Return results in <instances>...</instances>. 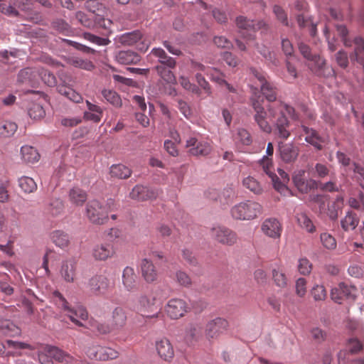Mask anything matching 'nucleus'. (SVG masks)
Masks as SVG:
<instances>
[{"label":"nucleus","mask_w":364,"mask_h":364,"mask_svg":"<svg viewBox=\"0 0 364 364\" xmlns=\"http://www.w3.org/2000/svg\"><path fill=\"white\" fill-rule=\"evenodd\" d=\"M263 102V98L256 94L251 98L252 107L255 112L254 114L255 122L262 131L267 134L272 131V125L268 119L274 122L279 136L287 139L289 136L290 132L288 130L289 122L286 117L285 113L293 116L294 109L282 102H276L269 105L266 111L262 105Z\"/></svg>","instance_id":"f257e3e1"},{"label":"nucleus","mask_w":364,"mask_h":364,"mask_svg":"<svg viewBox=\"0 0 364 364\" xmlns=\"http://www.w3.org/2000/svg\"><path fill=\"white\" fill-rule=\"evenodd\" d=\"M53 300L55 305L61 310V311L68 316L70 320L78 326H83L82 321H86L88 318V313L83 306L72 307L66 299L58 291L53 293Z\"/></svg>","instance_id":"f03ea898"},{"label":"nucleus","mask_w":364,"mask_h":364,"mask_svg":"<svg viewBox=\"0 0 364 364\" xmlns=\"http://www.w3.org/2000/svg\"><path fill=\"white\" fill-rule=\"evenodd\" d=\"M262 205L255 200H246L233 205L230 215L236 220H252L262 213Z\"/></svg>","instance_id":"7ed1b4c3"},{"label":"nucleus","mask_w":364,"mask_h":364,"mask_svg":"<svg viewBox=\"0 0 364 364\" xmlns=\"http://www.w3.org/2000/svg\"><path fill=\"white\" fill-rule=\"evenodd\" d=\"M235 23L239 29V33L242 38L246 40L248 46L255 39V32L264 29L267 31L269 25L264 21L254 22L243 16H239L235 19Z\"/></svg>","instance_id":"20e7f679"},{"label":"nucleus","mask_w":364,"mask_h":364,"mask_svg":"<svg viewBox=\"0 0 364 364\" xmlns=\"http://www.w3.org/2000/svg\"><path fill=\"white\" fill-rule=\"evenodd\" d=\"M38 357L41 364H53V359L60 363L69 364L74 360L67 353L55 346L50 345H41L38 348Z\"/></svg>","instance_id":"39448f33"},{"label":"nucleus","mask_w":364,"mask_h":364,"mask_svg":"<svg viewBox=\"0 0 364 364\" xmlns=\"http://www.w3.org/2000/svg\"><path fill=\"white\" fill-rule=\"evenodd\" d=\"M161 291L159 289H152L149 293L141 294L138 298V308L141 312L147 314L143 315L146 318H158L159 313L149 314L156 309V304L161 301Z\"/></svg>","instance_id":"423d86ee"},{"label":"nucleus","mask_w":364,"mask_h":364,"mask_svg":"<svg viewBox=\"0 0 364 364\" xmlns=\"http://www.w3.org/2000/svg\"><path fill=\"white\" fill-rule=\"evenodd\" d=\"M90 291L96 296H104L114 288V282L105 274H95L88 281Z\"/></svg>","instance_id":"0eeeda50"},{"label":"nucleus","mask_w":364,"mask_h":364,"mask_svg":"<svg viewBox=\"0 0 364 364\" xmlns=\"http://www.w3.org/2000/svg\"><path fill=\"white\" fill-rule=\"evenodd\" d=\"M86 215L88 220L93 224L102 225L107 222V210L103 208V205L97 200H90L86 205Z\"/></svg>","instance_id":"6e6552de"},{"label":"nucleus","mask_w":364,"mask_h":364,"mask_svg":"<svg viewBox=\"0 0 364 364\" xmlns=\"http://www.w3.org/2000/svg\"><path fill=\"white\" fill-rule=\"evenodd\" d=\"M86 353L90 359L101 361L116 359L119 356V353L115 349L99 344H93L90 346Z\"/></svg>","instance_id":"1a4fd4ad"},{"label":"nucleus","mask_w":364,"mask_h":364,"mask_svg":"<svg viewBox=\"0 0 364 364\" xmlns=\"http://www.w3.org/2000/svg\"><path fill=\"white\" fill-rule=\"evenodd\" d=\"M357 292L358 290L354 286L341 282L331 289V297L335 302L341 304L344 300L354 301Z\"/></svg>","instance_id":"9d476101"},{"label":"nucleus","mask_w":364,"mask_h":364,"mask_svg":"<svg viewBox=\"0 0 364 364\" xmlns=\"http://www.w3.org/2000/svg\"><path fill=\"white\" fill-rule=\"evenodd\" d=\"M189 311V305L182 299H171L165 306L166 313L172 319L180 318Z\"/></svg>","instance_id":"9b49d317"},{"label":"nucleus","mask_w":364,"mask_h":364,"mask_svg":"<svg viewBox=\"0 0 364 364\" xmlns=\"http://www.w3.org/2000/svg\"><path fill=\"white\" fill-rule=\"evenodd\" d=\"M260 164L263 171L272 178L274 188L284 196L290 194V190L282 183L277 176L274 173V167L272 158L264 156Z\"/></svg>","instance_id":"f8f14e48"},{"label":"nucleus","mask_w":364,"mask_h":364,"mask_svg":"<svg viewBox=\"0 0 364 364\" xmlns=\"http://www.w3.org/2000/svg\"><path fill=\"white\" fill-rule=\"evenodd\" d=\"M211 237L218 242L232 246L237 241V235L233 230L224 227L217 226L211 229Z\"/></svg>","instance_id":"ddd939ff"},{"label":"nucleus","mask_w":364,"mask_h":364,"mask_svg":"<svg viewBox=\"0 0 364 364\" xmlns=\"http://www.w3.org/2000/svg\"><path fill=\"white\" fill-rule=\"evenodd\" d=\"M186 147L191 155L207 156L212 151L210 143L207 141H198L196 137H190L186 141Z\"/></svg>","instance_id":"4468645a"},{"label":"nucleus","mask_w":364,"mask_h":364,"mask_svg":"<svg viewBox=\"0 0 364 364\" xmlns=\"http://www.w3.org/2000/svg\"><path fill=\"white\" fill-rule=\"evenodd\" d=\"M293 182L299 192L307 193L311 190L318 188V183L314 179H305V171L298 170L294 173L292 176Z\"/></svg>","instance_id":"2eb2a0df"},{"label":"nucleus","mask_w":364,"mask_h":364,"mask_svg":"<svg viewBox=\"0 0 364 364\" xmlns=\"http://www.w3.org/2000/svg\"><path fill=\"white\" fill-rule=\"evenodd\" d=\"M282 230L281 223L274 218L265 219L261 225L262 232L266 236L274 240L281 237Z\"/></svg>","instance_id":"dca6fc26"},{"label":"nucleus","mask_w":364,"mask_h":364,"mask_svg":"<svg viewBox=\"0 0 364 364\" xmlns=\"http://www.w3.org/2000/svg\"><path fill=\"white\" fill-rule=\"evenodd\" d=\"M159 194L157 189L151 188L146 186L136 185L129 193L132 199L139 201H144L156 198Z\"/></svg>","instance_id":"f3484780"},{"label":"nucleus","mask_w":364,"mask_h":364,"mask_svg":"<svg viewBox=\"0 0 364 364\" xmlns=\"http://www.w3.org/2000/svg\"><path fill=\"white\" fill-rule=\"evenodd\" d=\"M155 347L159 357L165 361L171 362L174 357V349L170 341L166 338L156 341Z\"/></svg>","instance_id":"a211bd4d"},{"label":"nucleus","mask_w":364,"mask_h":364,"mask_svg":"<svg viewBox=\"0 0 364 364\" xmlns=\"http://www.w3.org/2000/svg\"><path fill=\"white\" fill-rule=\"evenodd\" d=\"M137 279L134 268L127 266L123 269L122 282L126 291L133 292L137 290Z\"/></svg>","instance_id":"6ab92c4d"},{"label":"nucleus","mask_w":364,"mask_h":364,"mask_svg":"<svg viewBox=\"0 0 364 364\" xmlns=\"http://www.w3.org/2000/svg\"><path fill=\"white\" fill-rule=\"evenodd\" d=\"M60 80H62V83L58 85V92L73 102L80 103L82 102L83 98L81 95L74 90L70 86L68 85L71 81V79L69 77L68 80H63L62 78H60Z\"/></svg>","instance_id":"aec40b11"},{"label":"nucleus","mask_w":364,"mask_h":364,"mask_svg":"<svg viewBox=\"0 0 364 364\" xmlns=\"http://www.w3.org/2000/svg\"><path fill=\"white\" fill-rule=\"evenodd\" d=\"M115 253L110 243L96 245L92 249V256L96 260L104 261L112 257Z\"/></svg>","instance_id":"412c9836"},{"label":"nucleus","mask_w":364,"mask_h":364,"mask_svg":"<svg viewBox=\"0 0 364 364\" xmlns=\"http://www.w3.org/2000/svg\"><path fill=\"white\" fill-rule=\"evenodd\" d=\"M127 316L126 310L121 307H115L111 314L109 322L116 331L121 330L127 323Z\"/></svg>","instance_id":"4be33fe9"},{"label":"nucleus","mask_w":364,"mask_h":364,"mask_svg":"<svg viewBox=\"0 0 364 364\" xmlns=\"http://www.w3.org/2000/svg\"><path fill=\"white\" fill-rule=\"evenodd\" d=\"M141 275L144 280L148 283H152L157 279L158 274L153 262L148 259H144L141 262Z\"/></svg>","instance_id":"5701e85b"},{"label":"nucleus","mask_w":364,"mask_h":364,"mask_svg":"<svg viewBox=\"0 0 364 364\" xmlns=\"http://www.w3.org/2000/svg\"><path fill=\"white\" fill-rule=\"evenodd\" d=\"M38 80V69L26 68L20 70L18 81L31 85H35Z\"/></svg>","instance_id":"b1692460"},{"label":"nucleus","mask_w":364,"mask_h":364,"mask_svg":"<svg viewBox=\"0 0 364 364\" xmlns=\"http://www.w3.org/2000/svg\"><path fill=\"white\" fill-rule=\"evenodd\" d=\"M279 153L282 161L291 163L296 159L299 149L292 144H284L279 145Z\"/></svg>","instance_id":"393cba45"},{"label":"nucleus","mask_w":364,"mask_h":364,"mask_svg":"<svg viewBox=\"0 0 364 364\" xmlns=\"http://www.w3.org/2000/svg\"><path fill=\"white\" fill-rule=\"evenodd\" d=\"M228 326L226 320L221 318H216L208 323L205 331L209 337L213 338L220 332L225 329Z\"/></svg>","instance_id":"a878e982"},{"label":"nucleus","mask_w":364,"mask_h":364,"mask_svg":"<svg viewBox=\"0 0 364 364\" xmlns=\"http://www.w3.org/2000/svg\"><path fill=\"white\" fill-rule=\"evenodd\" d=\"M88 111L84 112V118L86 120L92 121L95 123H99L103 116L102 109L90 101H86Z\"/></svg>","instance_id":"bb28decb"},{"label":"nucleus","mask_w":364,"mask_h":364,"mask_svg":"<svg viewBox=\"0 0 364 364\" xmlns=\"http://www.w3.org/2000/svg\"><path fill=\"white\" fill-rule=\"evenodd\" d=\"M116 60L124 65L136 64L140 60V55L132 50H121L115 56Z\"/></svg>","instance_id":"cd10ccee"},{"label":"nucleus","mask_w":364,"mask_h":364,"mask_svg":"<svg viewBox=\"0 0 364 364\" xmlns=\"http://www.w3.org/2000/svg\"><path fill=\"white\" fill-rule=\"evenodd\" d=\"M150 55H153L158 59L159 65L168 66L169 68H176V60L168 56L164 49L161 48H154L151 50Z\"/></svg>","instance_id":"c85d7f7f"},{"label":"nucleus","mask_w":364,"mask_h":364,"mask_svg":"<svg viewBox=\"0 0 364 364\" xmlns=\"http://www.w3.org/2000/svg\"><path fill=\"white\" fill-rule=\"evenodd\" d=\"M69 201L75 206H82L87 199V194L85 191L74 187L69 191Z\"/></svg>","instance_id":"c756f323"},{"label":"nucleus","mask_w":364,"mask_h":364,"mask_svg":"<svg viewBox=\"0 0 364 364\" xmlns=\"http://www.w3.org/2000/svg\"><path fill=\"white\" fill-rule=\"evenodd\" d=\"M206 75L210 77V80L220 85H225L230 92H235V88L229 84L225 79L224 75L218 70L213 68H208Z\"/></svg>","instance_id":"7c9ffc66"},{"label":"nucleus","mask_w":364,"mask_h":364,"mask_svg":"<svg viewBox=\"0 0 364 364\" xmlns=\"http://www.w3.org/2000/svg\"><path fill=\"white\" fill-rule=\"evenodd\" d=\"M142 33L139 31H134L122 34L118 37V41L123 46H132L142 40Z\"/></svg>","instance_id":"2f4dec72"},{"label":"nucleus","mask_w":364,"mask_h":364,"mask_svg":"<svg viewBox=\"0 0 364 364\" xmlns=\"http://www.w3.org/2000/svg\"><path fill=\"white\" fill-rule=\"evenodd\" d=\"M302 129L306 135V141L311 144L318 150L322 149V143L323 142V140L318 133L314 129H310L306 126H302Z\"/></svg>","instance_id":"473e14b6"},{"label":"nucleus","mask_w":364,"mask_h":364,"mask_svg":"<svg viewBox=\"0 0 364 364\" xmlns=\"http://www.w3.org/2000/svg\"><path fill=\"white\" fill-rule=\"evenodd\" d=\"M21 159L25 163H36L40 159V154L33 146L25 145L21 148Z\"/></svg>","instance_id":"72a5a7b5"},{"label":"nucleus","mask_w":364,"mask_h":364,"mask_svg":"<svg viewBox=\"0 0 364 364\" xmlns=\"http://www.w3.org/2000/svg\"><path fill=\"white\" fill-rule=\"evenodd\" d=\"M63 210V202L60 199H54L46 206L45 214L47 217L56 218L60 215Z\"/></svg>","instance_id":"f704fd0d"},{"label":"nucleus","mask_w":364,"mask_h":364,"mask_svg":"<svg viewBox=\"0 0 364 364\" xmlns=\"http://www.w3.org/2000/svg\"><path fill=\"white\" fill-rule=\"evenodd\" d=\"M76 264L73 260H67L61 266L60 274L68 282H73L75 275Z\"/></svg>","instance_id":"c9c22d12"},{"label":"nucleus","mask_w":364,"mask_h":364,"mask_svg":"<svg viewBox=\"0 0 364 364\" xmlns=\"http://www.w3.org/2000/svg\"><path fill=\"white\" fill-rule=\"evenodd\" d=\"M0 332L8 336H16L21 333V329L10 320L0 319Z\"/></svg>","instance_id":"e433bc0d"},{"label":"nucleus","mask_w":364,"mask_h":364,"mask_svg":"<svg viewBox=\"0 0 364 364\" xmlns=\"http://www.w3.org/2000/svg\"><path fill=\"white\" fill-rule=\"evenodd\" d=\"M358 223L359 219L357 215L352 211H348L341 221V227L345 231L355 229Z\"/></svg>","instance_id":"4c0bfd02"},{"label":"nucleus","mask_w":364,"mask_h":364,"mask_svg":"<svg viewBox=\"0 0 364 364\" xmlns=\"http://www.w3.org/2000/svg\"><path fill=\"white\" fill-rule=\"evenodd\" d=\"M296 221L299 226L309 233H314L316 231L311 219L306 213H298L296 215Z\"/></svg>","instance_id":"58836bf2"},{"label":"nucleus","mask_w":364,"mask_h":364,"mask_svg":"<svg viewBox=\"0 0 364 364\" xmlns=\"http://www.w3.org/2000/svg\"><path fill=\"white\" fill-rule=\"evenodd\" d=\"M242 186L254 194L260 195L263 188L260 183L253 176H249L242 180Z\"/></svg>","instance_id":"ea45409f"},{"label":"nucleus","mask_w":364,"mask_h":364,"mask_svg":"<svg viewBox=\"0 0 364 364\" xmlns=\"http://www.w3.org/2000/svg\"><path fill=\"white\" fill-rule=\"evenodd\" d=\"M233 139L235 143L241 144L242 145L248 146L252 142V139L250 133L245 128H237L233 135Z\"/></svg>","instance_id":"a19ab883"},{"label":"nucleus","mask_w":364,"mask_h":364,"mask_svg":"<svg viewBox=\"0 0 364 364\" xmlns=\"http://www.w3.org/2000/svg\"><path fill=\"white\" fill-rule=\"evenodd\" d=\"M132 174V171L127 166L122 164L112 165L110 168V175L113 178L125 179Z\"/></svg>","instance_id":"79ce46f5"},{"label":"nucleus","mask_w":364,"mask_h":364,"mask_svg":"<svg viewBox=\"0 0 364 364\" xmlns=\"http://www.w3.org/2000/svg\"><path fill=\"white\" fill-rule=\"evenodd\" d=\"M156 70L157 71L158 75L167 83L174 84L176 81V77L173 72L172 69L174 68H169L163 65H158L156 66Z\"/></svg>","instance_id":"37998d69"},{"label":"nucleus","mask_w":364,"mask_h":364,"mask_svg":"<svg viewBox=\"0 0 364 364\" xmlns=\"http://www.w3.org/2000/svg\"><path fill=\"white\" fill-rule=\"evenodd\" d=\"M309 67L317 75H323V70L326 68L325 60L318 55H314L309 60Z\"/></svg>","instance_id":"c03bdc74"},{"label":"nucleus","mask_w":364,"mask_h":364,"mask_svg":"<svg viewBox=\"0 0 364 364\" xmlns=\"http://www.w3.org/2000/svg\"><path fill=\"white\" fill-rule=\"evenodd\" d=\"M53 242L60 248L67 247L69 245L70 240L67 233L62 230H55L51 234Z\"/></svg>","instance_id":"a18cd8bd"},{"label":"nucleus","mask_w":364,"mask_h":364,"mask_svg":"<svg viewBox=\"0 0 364 364\" xmlns=\"http://www.w3.org/2000/svg\"><path fill=\"white\" fill-rule=\"evenodd\" d=\"M102 97L107 102L114 107L119 108L122 105V101L120 96L114 90L104 89L101 92Z\"/></svg>","instance_id":"49530a36"},{"label":"nucleus","mask_w":364,"mask_h":364,"mask_svg":"<svg viewBox=\"0 0 364 364\" xmlns=\"http://www.w3.org/2000/svg\"><path fill=\"white\" fill-rule=\"evenodd\" d=\"M261 92L269 102H275L277 99V88L269 82L260 85Z\"/></svg>","instance_id":"de8ad7c7"},{"label":"nucleus","mask_w":364,"mask_h":364,"mask_svg":"<svg viewBox=\"0 0 364 364\" xmlns=\"http://www.w3.org/2000/svg\"><path fill=\"white\" fill-rule=\"evenodd\" d=\"M20 188L27 193L34 192L37 188V185L32 178L28 176H22L18 180Z\"/></svg>","instance_id":"09e8293b"},{"label":"nucleus","mask_w":364,"mask_h":364,"mask_svg":"<svg viewBox=\"0 0 364 364\" xmlns=\"http://www.w3.org/2000/svg\"><path fill=\"white\" fill-rule=\"evenodd\" d=\"M320 240L323 247L327 250H333L336 248L337 242L335 237L328 232L321 233Z\"/></svg>","instance_id":"8fccbe9b"},{"label":"nucleus","mask_w":364,"mask_h":364,"mask_svg":"<svg viewBox=\"0 0 364 364\" xmlns=\"http://www.w3.org/2000/svg\"><path fill=\"white\" fill-rule=\"evenodd\" d=\"M70 64L75 68H81L85 70L91 71L95 65L90 60L80 58H73L70 60Z\"/></svg>","instance_id":"3c124183"},{"label":"nucleus","mask_w":364,"mask_h":364,"mask_svg":"<svg viewBox=\"0 0 364 364\" xmlns=\"http://www.w3.org/2000/svg\"><path fill=\"white\" fill-rule=\"evenodd\" d=\"M11 348L14 349H25L28 348L31 350H33V348L28 343H22V342H17V341H13L11 340H7L6 341V345L3 343H0V353H4L5 348Z\"/></svg>","instance_id":"603ef678"},{"label":"nucleus","mask_w":364,"mask_h":364,"mask_svg":"<svg viewBox=\"0 0 364 364\" xmlns=\"http://www.w3.org/2000/svg\"><path fill=\"white\" fill-rule=\"evenodd\" d=\"M17 124L12 122H6L4 124L0 125V135L5 137L12 136L17 130Z\"/></svg>","instance_id":"864d4df0"},{"label":"nucleus","mask_w":364,"mask_h":364,"mask_svg":"<svg viewBox=\"0 0 364 364\" xmlns=\"http://www.w3.org/2000/svg\"><path fill=\"white\" fill-rule=\"evenodd\" d=\"M272 277L277 287L284 288L287 285V279L283 272L274 269L272 270Z\"/></svg>","instance_id":"5fc2aeb1"},{"label":"nucleus","mask_w":364,"mask_h":364,"mask_svg":"<svg viewBox=\"0 0 364 364\" xmlns=\"http://www.w3.org/2000/svg\"><path fill=\"white\" fill-rule=\"evenodd\" d=\"M75 18L82 26L86 28H92L95 26V20L92 17L88 16L82 11H77L75 14Z\"/></svg>","instance_id":"6e6d98bb"},{"label":"nucleus","mask_w":364,"mask_h":364,"mask_svg":"<svg viewBox=\"0 0 364 364\" xmlns=\"http://www.w3.org/2000/svg\"><path fill=\"white\" fill-rule=\"evenodd\" d=\"M82 37L85 40L98 46H107L110 43L108 38H101L88 32L83 33Z\"/></svg>","instance_id":"4d7b16f0"},{"label":"nucleus","mask_w":364,"mask_h":364,"mask_svg":"<svg viewBox=\"0 0 364 364\" xmlns=\"http://www.w3.org/2000/svg\"><path fill=\"white\" fill-rule=\"evenodd\" d=\"M39 77L49 87H53L56 84L55 75L44 69H38V78Z\"/></svg>","instance_id":"13d9d810"},{"label":"nucleus","mask_w":364,"mask_h":364,"mask_svg":"<svg viewBox=\"0 0 364 364\" xmlns=\"http://www.w3.org/2000/svg\"><path fill=\"white\" fill-rule=\"evenodd\" d=\"M28 114L33 119H40L45 116V110L39 104H33L28 109Z\"/></svg>","instance_id":"bf43d9fd"},{"label":"nucleus","mask_w":364,"mask_h":364,"mask_svg":"<svg viewBox=\"0 0 364 364\" xmlns=\"http://www.w3.org/2000/svg\"><path fill=\"white\" fill-rule=\"evenodd\" d=\"M311 294L315 301H323L327 296L326 289L322 285L314 286L311 290Z\"/></svg>","instance_id":"052dcab7"},{"label":"nucleus","mask_w":364,"mask_h":364,"mask_svg":"<svg viewBox=\"0 0 364 364\" xmlns=\"http://www.w3.org/2000/svg\"><path fill=\"white\" fill-rule=\"evenodd\" d=\"M312 265L310 261L306 258H301L299 260L298 270L300 274L307 275L311 272Z\"/></svg>","instance_id":"680f3d73"},{"label":"nucleus","mask_w":364,"mask_h":364,"mask_svg":"<svg viewBox=\"0 0 364 364\" xmlns=\"http://www.w3.org/2000/svg\"><path fill=\"white\" fill-rule=\"evenodd\" d=\"M176 282L181 286L188 287L191 285V279L185 272L177 271L176 272Z\"/></svg>","instance_id":"e2e57ef3"},{"label":"nucleus","mask_w":364,"mask_h":364,"mask_svg":"<svg viewBox=\"0 0 364 364\" xmlns=\"http://www.w3.org/2000/svg\"><path fill=\"white\" fill-rule=\"evenodd\" d=\"M273 13L278 21H281L284 25L288 26L287 14L282 7L279 5H274L273 6Z\"/></svg>","instance_id":"0e129e2a"},{"label":"nucleus","mask_w":364,"mask_h":364,"mask_svg":"<svg viewBox=\"0 0 364 364\" xmlns=\"http://www.w3.org/2000/svg\"><path fill=\"white\" fill-rule=\"evenodd\" d=\"M314 176L318 178H325L328 176L330 169L323 164L317 163L314 168Z\"/></svg>","instance_id":"69168bd1"},{"label":"nucleus","mask_w":364,"mask_h":364,"mask_svg":"<svg viewBox=\"0 0 364 364\" xmlns=\"http://www.w3.org/2000/svg\"><path fill=\"white\" fill-rule=\"evenodd\" d=\"M354 55L355 60L357 61H360V55L364 51V39L360 37H356L354 39Z\"/></svg>","instance_id":"338daca9"},{"label":"nucleus","mask_w":364,"mask_h":364,"mask_svg":"<svg viewBox=\"0 0 364 364\" xmlns=\"http://www.w3.org/2000/svg\"><path fill=\"white\" fill-rule=\"evenodd\" d=\"M53 27L64 34L69 33L70 28L69 24L62 19H57L53 21Z\"/></svg>","instance_id":"774afa93"}]
</instances>
